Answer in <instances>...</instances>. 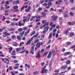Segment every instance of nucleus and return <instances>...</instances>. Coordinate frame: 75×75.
Here are the masks:
<instances>
[{"mask_svg": "<svg viewBox=\"0 0 75 75\" xmlns=\"http://www.w3.org/2000/svg\"><path fill=\"white\" fill-rule=\"evenodd\" d=\"M46 68V66H44L43 67H42V69H41L42 71H41V74H45V73H47L46 71L47 70V69L45 70V68Z\"/></svg>", "mask_w": 75, "mask_h": 75, "instance_id": "1", "label": "nucleus"}, {"mask_svg": "<svg viewBox=\"0 0 75 75\" xmlns=\"http://www.w3.org/2000/svg\"><path fill=\"white\" fill-rule=\"evenodd\" d=\"M9 2L8 1H7L6 2H5V4H5V5L4 6V7H5V9H7L9 8H10V6H7V5H9Z\"/></svg>", "mask_w": 75, "mask_h": 75, "instance_id": "2", "label": "nucleus"}, {"mask_svg": "<svg viewBox=\"0 0 75 75\" xmlns=\"http://www.w3.org/2000/svg\"><path fill=\"white\" fill-rule=\"evenodd\" d=\"M43 43L42 42H38L37 44L36 45V47H37L38 48H39L40 47V45L42 46Z\"/></svg>", "mask_w": 75, "mask_h": 75, "instance_id": "3", "label": "nucleus"}, {"mask_svg": "<svg viewBox=\"0 0 75 75\" xmlns=\"http://www.w3.org/2000/svg\"><path fill=\"white\" fill-rule=\"evenodd\" d=\"M52 21H56L58 19V16L54 15L52 16Z\"/></svg>", "mask_w": 75, "mask_h": 75, "instance_id": "4", "label": "nucleus"}, {"mask_svg": "<svg viewBox=\"0 0 75 75\" xmlns=\"http://www.w3.org/2000/svg\"><path fill=\"white\" fill-rule=\"evenodd\" d=\"M68 68V65L67 64H65L64 65V66H62L60 68L63 71H65Z\"/></svg>", "mask_w": 75, "mask_h": 75, "instance_id": "5", "label": "nucleus"}, {"mask_svg": "<svg viewBox=\"0 0 75 75\" xmlns=\"http://www.w3.org/2000/svg\"><path fill=\"white\" fill-rule=\"evenodd\" d=\"M71 30V29H67L65 31H64V34H65L67 35H68V32Z\"/></svg>", "mask_w": 75, "mask_h": 75, "instance_id": "6", "label": "nucleus"}, {"mask_svg": "<svg viewBox=\"0 0 75 75\" xmlns=\"http://www.w3.org/2000/svg\"><path fill=\"white\" fill-rule=\"evenodd\" d=\"M3 34L6 35H3V37H4V38L6 37V36H9L10 35H11L10 33H7L6 32H3Z\"/></svg>", "mask_w": 75, "mask_h": 75, "instance_id": "7", "label": "nucleus"}, {"mask_svg": "<svg viewBox=\"0 0 75 75\" xmlns=\"http://www.w3.org/2000/svg\"><path fill=\"white\" fill-rule=\"evenodd\" d=\"M31 9V7L30 6H29L27 9L25 10V12H30V10Z\"/></svg>", "mask_w": 75, "mask_h": 75, "instance_id": "8", "label": "nucleus"}, {"mask_svg": "<svg viewBox=\"0 0 75 75\" xmlns=\"http://www.w3.org/2000/svg\"><path fill=\"white\" fill-rule=\"evenodd\" d=\"M71 54V53L70 52H67L64 53V55L66 56L68 55H69L70 54Z\"/></svg>", "mask_w": 75, "mask_h": 75, "instance_id": "9", "label": "nucleus"}, {"mask_svg": "<svg viewBox=\"0 0 75 75\" xmlns=\"http://www.w3.org/2000/svg\"><path fill=\"white\" fill-rule=\"evenodd\" d=\"M52 52L50 51L49 52L48 55H47V58L48 59H50L51 58L52 56Z\"/></svg>", "mask_w": 75, "mask_h": 75, "instance_id": "10", "label": "nucleus"}, {"mask_svg": "<svg viewBox=\"0 0 75 75\" xmlns=\"http://www.w3.org/2000/svg\"><path fill=\"white\" fill-rule=\"evenodd\" d=\"M38 36V33H37V34H36L35 35L33 36L32 38H30V41H32L33 40V38H35L36 37H37Z\"/></svg>", "mask_w": 75, "mask_h": 75, "instance_id": "11", "label": "nucleus"}, {"mask_svg": "<svg viewBox=\"0 0 75 75\" xmlns=\"http://www.w3.org/2000/svg\"><path fill=\"white\" fill-rule=\"evenodd\" d=\"M25 52V53L26 54H28V50L26 51V49H25L24 50H23V51L22 52H19L20 53H21L22 54L23 53H24Z\"/></svg>", "mask_w": 75, "mask_h": 75, "instance_id": "12", "label": "nucleus"}, {"mask_svg": "<svg viewBox=\"0 0 75 75\" xmlns=\"http://www.w3.org/2000/svg\"><path fill=\"white\" fill-rule=\"evenodd\" d=\"M48 6L47 7V8H49L50 7V6H51L52 5V2L50 1H49L48 3Z\"/></svg>", "mask_w": 75, "mask_h": 75, "instance_id": "13", "label": "nucleus"}, {"mask_svg": "<svg viewBox=\"0 0 75 75\" xmlns=\"http://www.w3.org/2000/svg\"><path fill=\"white\" fill-rule=\"evenodd\" d=\"M30 29H28L27 31H25V32L24 36H25L26 35H27V34L29 33V32H30Z\"/></svg>", "mask_w": 75, "mask_h": 75, "instance_id": "14", "label": "nucleus"}, {"mask_svg": "<svg viewBox=\"0 0 75 75\" xmlns=\"http://www.w3.org/2000/svg\"><path fill=\"white\" fill-rule=\"evenodd\" d=\"M74 33L73 32H71L70 33L69 35V37H72L73 36H74Z\"/></svg>", "mask_w": 75, "mask_h": 75, "instance_id": "15", "label": "nucleus"}, {"mask_svg": "<svg viewBox=\"0 0 75 75\" xmlns=\"http://www.w3.org/2000/svg\"><path fill=\"white\" fill-rule=\"evenodd\" d=\"M25 33V31H23L21 32H20V35L21 36V37H22L23 36V35H24Z\"/></svg>", "mask_w": 75, "mask_h": 75, "instance_id": "16", "label": "nucleus"}, {"mask_svg": "<svg viewBox=\"0 0 75 75\" xmlns=\"http://www.w3.org/2000/svg\"><path fill=\"white\" fill-rule=\"evenodd\" d=\"M31 17L30 14H29L27 15V18H28V19L27 21H26V22H28L30 19V17Z\"/></svg>", "mask_w": 75, "mask_h": 75, "instance_id": "17", "label": "nucleus"}, {"mask_svg": "<svg viewBox=\"0 0 75 75\" xmlns=\"http://www.w3.org/2000/svg\"><path fill=\"white\" fill-rule=\"evenodd\" d=\"M40 51L38 52H37L38 55L35 56V57L36 58H40Z\"/></svg>", "mask_w": 75, "mask_h": 75, "instance_id": "18", "label": "nucleus"}, {"mask_svg": "<svg viewBox=\"0 0 75 75\" xmlns=\"http://www.w3.org/2000/svg\"><path fill=\"white\" fill-rule=\"evenodd\" d=\"M42 18H44L45 17V16L46 15V14L43 12H42Z\"/></svg>", "mask_w": 75, "mask_h": 75, "instance_id": "19", "label": "nucleus"}, {"mask_svg": "<svg viewBox=\"0 0 75 75\" xmlns=\"http://www.w3.org/2000/svg\"><path fill=\"white\" fill-rule=\"evenodd\" d=\"M71 62V61L70 60H67L66 62V64H70Z\"/></svg>", "mask_w": 75, "mask_h": 75, "instance_id": "20", "label": "nucleus"}, {"mask_svg": "<svg viewBox=\"0 0 75 75\" xmlns=\"http://www.w3.org/2000/svg\"><path fill=\"white\" fill-rule=\"evenodd\" d=\"M9 52L11 53L13 50V47H10L8 48Z\"/></svg>", "mask_w": 75, "mask_h": 75, "instance_id": "21", "label": "nucleus"}, {"mask_svg": "<svg viewBox=\"0 0 75 75\" xmlns=\"http://www.w3.org/2000/svg\"><path fill=\"white\" fill-rule=\"evenodd\" d=\"M11 55H16V51L13 50L12 51V52L11 53Z\"/></svg>", "mask_w": 75, "mask_h": 75, "instance_id": "22", "label": "nucleus"}, {"mask_svg": "<svg viewBox=\"0 0 75 75\" xmlns=\"http://www.w3.org/2000/svg\"><path fill=\"white\" fill-rule=\"evenodd\" d=\"M21 38H22V37H21H21L19 35H17L16 37L17 39L18 40H21Z\"/></svg>", "mask_w": 75, "mask_h": 75, "instance_id": "23", "label": "nucleus"}, {"mask_svg": "<svg viewBox=\"0 0 75 75\" xmlns=\"http://www.w3.org/2000/svg\"><path fill=\"white\" fill-rule=\"evenodd\" d=\"M42 23L43 24H45H45H46V25H47V23H46V21H45V20L42 21Z\"/></svg>", "mask_w": 75, "mask_h": 75, "instance_id": "24", "label": "nucleus"}, {"mask_svg": "<svg viewBox=\"0 0 75 75\" xmlns=\"http://www.w3.org/2000/svg\"><path fill=\"white\" fill-rule=\"evenodd\" d=\"M71 42H67L66 45L67 46H69L71 44Z\"/></svg>", "mask_w": 75, "mask_h": 75, "instance_id": "25", "label": "nucleus"}, {"mask_svg": "<svg viewBox=\"0 0 75 75\" xmlns=\"http://www.w3.org/2000/svg\"><path fill=\"white\" fill-rule=\"evenodd\" d=\"M15 30V29L14 28H11V29H8V31H14Z\"/></svg>", "mask_w": 75, "mask_h": 75, "instance_id": "26", "label": "nucleus"}, {"mask_svg": "<svg viewBox=\"0 0 75 75\" xmlns=\"http://www.w3.org/2000/svg\"><path fill=\"white\" fill-rule=\"evenodd\" d=\"M35 18V16H33L32 17H31V18H30V21H32L33 19Z\"/></svg>", "mask_w": 75, "mask_h": 75, "instance_id": "27", "label": "nucleus"}, {"mask_svg": "<svg viewBox=\"0 0 75 75\" xmlns=\"http://www.w3.org/2000/svg\"><path fill=\"white\" fill-rule=\"evenodd\" d=\"M25 67H28V68H30V65H28L27 64H25Z\"/></svg>", "mask_w": 75, "mask_h": 75, "instance_id": "28", "label": "nucleus"}, {"mask_svg": "<svg viewBox=\"0 0 75 75\" xmlns=\"http://www.w3.org/2000/svg\"><path fill=\"white\" fill-rule=\"evenodd\" d=\"M39 74V71H35L34 72V73H33V74H34V75H37L38 74Z\"/></svg>", "mask_w": 75, "mask_h": 75, "instance_id": "29", "label": "nucleus"}, {"mask_svg": "<svg viewBox=\"0 0 75 75\" xmlns=\"http://www.w3.org/2000/svg\"><path fill=\"white\" fill-rule=\"evenodd\" d=\"M11 38L12 39H16L17 38H16V36L15 35H12Z\"/></svg>", "mask_w": 75, "mask_h": 75, "instance_id": "30", "label": "nucleus"}, {"mask_svg": "<svg viewBox=\"0 0 75 75\" xmlns=\"http://www.w3.org/2000/svg\"><path fill=\"white\" fill-rule=\"evenodd\" d=\"M23 29H22V28H20L19 29H18V32L20 33L21 32L23 31Z\"/></svg>", "mask_w": 75, "mask_h": 75, "instance_id": "31", "label": "nucleus"}, {"mask_svg": "<svg viewBox=\"0 0 75 75\" xmlns=\"http://www.w3.org/2000/svg\"><path fill=\"white\" fill-rule=\"evenodd\" d=\"M51 52H52V54H55L56 52L55 50L54 49H52V51Z\"/></svg>", "mask_w": 75, "mask_h": 75, "instance_id": "32", "label": "nucleus"}, {"mask_svg": "<svg viewBox=\"0 0 75 75\" xmlns=\"http://www.w3.org/2000/svg\"><path fill=\"white\" fill-rule=\"evenodd\" d=\"M11 26H14L15 25V23L14 22H12L11 23Z\"/></svg>", "mask_w": 75, "mask_h": 75, "instance_id": "33", "label": "nucleus"}, {"mask_svg": "<svg viewBox=\"0 0 75 75\" xmlns=\"http://www.w3.org/2000/svg\"><path fill=\"white\" fill-rule=\"evenodd\" d=\"M18 6H13V9H17L18 8Z\"/></svg>", "mask_w": 75, "mask_h": 75, "instance_id": "34", "label": "nucleus"}, {"mask_svg": "<svg viewBox=\"0 0 75 75\" xmlns=\"http://www.w3.org/2000/svg\"><path fill=\"white\" fill-rule=\"evenodd\" d=\"M34 50H30V53L31 54H33L34 52H33Z\"/></svg>", "mask_w": 75, "mask_h": 75, "instance_id": "35", "label": "nucleus"}, {"mask_svg": "<svg viewBox=\"0 0 75 75\" xmlns=\"http://www.w3.org/2000/svg\"><path fill=\"white\" fill-rule=\"evenodd\" d=\"M35 34V31H34L32 33H31V34L30 36H32V35Z\"/></svg>", "mask_w": 75, "mask_h": 75, "instance_id": "36", "label": "nucleus"}, {"mask_svg": "<svg viewBox=\"0 0 75 75\" xmlns=\"http://www.w3.org/2000/svg\"><path fill=\"white\" fill-rule=\"evenodd\" d=\"M19 0H17V1H15V4H18L19 3Z\"/></svg>", "mask_w": 75, "mask_h": 75, "instance_id": "37", "label": "nucleus"}, {"mask_svg": "<svg viewBox=\"0 0 75 75\" xmlns=\"http://www.w3.org/2000/svg\"><path fill=\"white\" fill-rule=\"evenodd\" d=\"M42 6H46V8H47V7L46 6H47V4L46 3H45L44 4H43L42 5Z\"/></svg>", "mask_w": 75, "mask_h": 75, "instance_id": "38", "label": "nucleus"}, {"mask_svg": "<svg viewBox=\"0 0 75 75\" xmlns=\"http://www.w3.org/2000/svg\"><path fill=\"white\" fill-rule=\"evenodd\" d=\"M39 41V39H36L35 40V41L34 43L35 44H36V43L37 42H38Z\"/></svg>", "mask_w": 75, "mask_h": 75, "instance_id": "39", "label": "nucleus"}, {"mask_svg": "<svg viewBox=\"0 0 75 75\" xmlns=\"http://www.w3.org/2000/svg\"><path fill=\"white\" fill-rule=\"evenodd\" d=\"M30 42V40H28L27 42L26 43V44L27 45H28Z\"/></svg>", "mask_w": 75, "mask_h": 75, "instance_id": "40", "label": "nucleus"}, {"mask_svg": "<svg viewBox=\"0 0 75 75\" xmlns=\"http://www.w3.org/2000/svg\"><path fill=\"white\" fill-rule=\"evenodd\" d=\"M52 33H51L50 35H49V36L48 37V38L49 39L51 38H52Z\"/></svg>", "mask_w": 75, "mask_h": 75, "instance_id": "41", "label": "nucleus"}, {"mask_svg": "<svg viewBox=\"0 0 75 75\" xmlns=\"http://www.w3.org/2000/svg\"><path fill=\"white\" fill-rule=\"evenodd\" d=\"M22 24L21 23L20 21H19L18 22V25L19 26H21L22 25Z\"/></svg>", "mask_w": 75, "mask_h": 75, "instance_id": "42", "label": "nucleus"}, {"mask_svg": "<svg viewBox=\"0 0 75 75\" xmlns=\"http://www.w3.org/2000/svg\"><path fill=\"white\" fill-rule=\"evenodd\" d=\"M54 72H55L56 73H58L59 72V70L56 69L54 71Z\"/></svg>", "mask_w": 75, "mask_h": 75, "instance_id": "43", "label": "nucleus"}, {"mask_svg": "<svg viewBox=\"0 0 75 75\" xmlns=\"http://www.w3.org/2000/svg\"><path fill=\"white\" fill-rule=\"evenodd\" d=\"M11 40V39L8 38V39H7L6 41V42H9Z\"/></svg>", "mask_w": 75, "mask_h": 75, "instance_id": "44", "label": "nucleus"}, {"mask_svg": "<svg viewBox=\"0 0 75 75\" xmlns=\"http://www.w3.org/2000/svg\"><path fill=\"white\" fill-rule=\"evenodd\" d=\"M42 16H36V19L37 18H39L40 19V18H42Z\"/></svg>", "mask_w": 75, "mask_h": 75, "instance_id": "45", "label": "nucleus"}, {"mask_svg": "<svg viewBox=\"0 0 75 75\" xmlns=\"http://www.w3.org/2000/svg\"><path fill=\"white\" fill-rule=\"evenodd\" d=\"M75 48V45H72V46H71V47H70V49L74 48Z\"/></svg>", "mask_w": 75, "mask_h": 75, "instance_id": "46", "label": "nucleus"}, {"mask_svg": "<svg viewBox=\"0 0 75 75\" xmlns=\"http://www.w3.org/2000/svg\"><path fill=\"white\" fill-rule=\"evenodd\" d=\"M18 68V66H13V68H14V69H16Z\"/></svg>", "mask_w": 75, "mask_h": 75, "instance_id": "47", "label": "nucleus"}, {"mask_svg": "<svg viewBox=\"0 0 75 75\" xmlns=\"http://www.w3.org/2000/svg\"><path fill=\"white\" fill-rule=\"evenodd\" d=\"M44 31H47V26H46L44 28Z\"/></svg>", "mask_w": 75, "mask_h": 75, "instance_id": "48", "label": "nucleus"}, {"mask_svg": "<svg viewBox=\"0 0 75 75\" xmlns=\"http://www.w3.org/2000/svg\"><path fill=\"white\" fill-rule=\"evenodd\" d=\"M45 51V49H42L41 51V53H43Z\"/></svg>", "mask_w": 75, "mask_h": 75, "instance_id": "49", "label": "nucleus"}, {"mask_svg": "<svg viewBox=\"0 0 75 75\" xmlns=\"http://www.w3.org/2000/svg\"><path fill=\"white\" fill-rule=\"evenodd\" d=\"M21 50V48H18L16 49V51H17L18 52H19V51H20Z\"/></svg>", "mask_w": 75, "mask_h": 75, "instance_id": "50", "label": "nucleus"}, {"mask_svg": "<svg viewBox=\"0 0 75 75\" xmlns=\"http://www.w3.org/2000/svg\"><path fill=\"white\" fill-rule=\"evenodd\" d=\"M5 10V8L3 7H1V10H3V11H4Z\"/></svg>", "mask_w": 75, "mask_h": 75, "instance_id": "51", "label": "nucleus"}, {"mask_svg": "<svg viewBox=\"0 0 75 75\" xmlns=\"http://www.w3.org/2000/svg\"><path fill=\"white\" fill-rule=\"evenodd\" d=\"M54 23L53 22H51L50 23V24L49 25H50V26H51Z\"/></svg>", "mask_w": 75, "mask_h": 75, "instance_id": "52", "label": "nucleus"}, {"mask_svg": "<svg viewBox=\"0 0 75 75\" xmlns=\"http://www.w3.org/2000/svg\"><path fill=\"white\" fill-rule=\"evenodd\" d=\"M64 16L65 18H67L68 17V15L67 14L64 13Z\"/></svg>", "mask_w": 75, "mask_h": 75, "instance_id": "53", "label": "nucleus"}, {"mask_svg": "<svg viewBox=\"0 0 75 75\" xmlns=\"http://www.w3.org/2000/svg\"><path fill=\"white\" fill-rule=\"evenodd\" d=\"M67 59V58H64L63 59H60V61H63L64 60H65Z\"/></svg>", "mask_w": 75, "mask_h": 75, "instance_id": "54", "label": "nucleus"}, {"mask_svg": "<svg viewBox=\"0 0 75 75\" xmlns=\"http://www.w3.org/2000/svg\"><path fill=\"white\" fill-rule=\"evenodd\" d=\"M66 50V49L64 48H62V50H61V51L62 52H64V51H65V50Z\"/></svg>", "mask_w": 75, "mask_h": 75, "instance_id": "55", "label": "nucleus"}, {"mask_svg": "<svg viewBox=\"0 0 75 75\" xmlns=\"http://www.w3.org/2000/svg\"><path fill=\"white\" fill-rule=\"evenodd\" d=\"M67 24L71 25L72 24L71 22H69L68 23H67Z\"/></svg>", "mask_w": 75, "mask_h": 75, "instance_id": "56", "label": "nucleus"}, {"mask_svg": "<svg viewBox=\"0 0 75 75\" xmlns=\"http://www.w3.org/2000/svg\"><path fill=\"white\" fill-rule=\"evenodd\" d=\"M70 15L71 16H73V15H74V14L72 12H71L70 13Z\"/></svg>", "mask_w": 75, "mask_h": 75, "instance_id": "57", "label": "nucleus"}, {"mask_svg": "<svg viewBox=\"0 0 75 75\" xmlns=\"http://www.w3.org/2000/svg\"><path fill=\"white\" fill-rule=\"evenodd\" d=\"M24 6H23L21 8V11H22L24 9Z\"/></svg>", "mask_w": 75, "mask_h": 75, "instance_id": "58", "label": "nucleus"}, {"mask_svg": "<svg viewBox=\"0 0 75 75\" xmlns=\"http://www.w3.org/2000/svg\"><path fill=\"white\" fill-rule=\"evenodd\" d=\"M44 1L43 0H42V1H40V3L41 4H42V3H43L44 2Z\"/></svg>", "mask_w": 75, "mask_h": 75, "instance_id": "59", "label": "nucleus"}, {"mask_svg": "<svg viewBox=\"0 0 75 75\" xmlns=\"http://www.w3.org/2000/svg\"><path fill=\"white\" fill-rule=\"evenodd\" d=\"M4 59H5V60H6L7 62H10L9 59H7V58H4Z\"/></svg>", "mask_w": 75, "mask_h": 75, "instance_id": "60", "label": "nucleus"}, {"mask_svg": "<svg viewBox=\"0 0 75 75\" xmlns=\"http://www.w3.org/2000/svg\"><path fill=\"white\" fill-rule=\"evenodd\" d=\"M9 70H12L13 69L12 68V66H10L9 67Z\"/></svg>", "mask_w": 75, "mask_h": 75, "instance_id": "61", "label": "nucleus"}, {"mask_svg": "<svg viewBox=\"0 0 75 75\" xmlns=\"http://www.w3.org/2000/svg\"><path fill=\"white\" fill-rule=\"evenodd\" d=\"M42 10V8L40 7L38 8V11H40Z\"/></svg>", "mask_w": 75, "mask_h": 75, "instance_id": "62", "label": "nucleus"}, {"mask_svg": "<svg viewBox=\"0 0 75 75\" xmlns=\"http://www.w3.org/2000/svg\"><path fill=\"white\" fill-rule=\"evenodd\" d=\"M40 64L41 65H42V66H43L44 64H45V62H43L41 63Z\"/></svg>", "mask_w": 75, "mask_h": 75, "instance_id": "63", "label": "nucleus"}, {"mask_svg": "<svg viewBox=\"0 0 75 75\" xmlns=\"http://www.w3.org/2000/svg\"><path fill=\"white\" fill-rule=\"evenodd\" d=\"M56 34V33L55 32H53V33L52 34V35L53 36V37H55V35Z\"/></svg>", "mask_w": 75, "mask_h": 75, "instance_id": "64", "label": "nucleus"}]
</instances>
